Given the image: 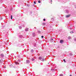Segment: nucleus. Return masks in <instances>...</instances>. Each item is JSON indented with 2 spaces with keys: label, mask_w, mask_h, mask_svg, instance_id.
I'll list each match as a JSON object with an SVG mask.
<instances>
[{
  "label": "nucleus",
  "mask_w": 76,
  "mask_h": 76,
  "mask_svg": "<svg viewBox=\"0 0 76 76\" xmlns=\"http://www.w3.org/2000/svg\"><path fill=\"white\" fill-rule=\"evenodd\" d=\"M51 40H53V39H51Z\"/></svg>",
  "instance_id": "30"
},
{
  "label": "nucleus",
  "mask_w": 76,
  "mask_h": 76,
  "mask_svg": "<svg viewBox=\"0 0 76 76\" xmlns=\"http://www.w3.org/2000/svg\"><path fill=\"white\" fill-rule=\"evenodd\" d=\"M1 57H4V55L3 54H1Z\"/></svg>",
  "instance_id": "6"
},
{
  "label": "nucleus",
  "mask_w": 76,
  "mask_h": 76,
  "mask_svg": "<svg viewBox=\"0 0 76 76\" xmlns=\"http://www.w3.org/2000/svg\"><path fill=\"white\" fill-rule=\"evenodd\" d=\"M66 13H69V10H66Z\"/></svg>",
  "instance_id": "9"
},
{
  "label": "nucleus",
  "mask_w": 76,
  "mask_h": 76,
  "mask_svg": "<svg viewBox=\"0 0 76 76\" xmlns=\"http://www.w3.org/2000/svg\"><path fill=\"white\" fill-rule=\"evenodd\" d=\"M34 28H35V29H37V28H36V27H34Z\"/></svg>",
  "instance_id": "29"
},
{
  "label": "nucleus",
  "mask_w": 76,
  "mask_h": 76,
  "mask_svg": "<svg viewBox=\"0 0 76 76\" xmlns=\"http://www.w3.org/2000/svg\"><path fill=\"white\" fill-rule=\"evenodd\" d=\"M43 25H45V23H42Z\"/></svg>",
  "instance_id": "14"
},
{
  "label": "nucleus",
  "mask_w": 76,
  "mask_h": 76,
  "mask_svg": "<svg viewBox=\"0 0 76 76\" xmlns=\"http://www.w3.org/2000/svg\"><path fill=\"white\" fill-rule=\"evenodd\" d=\"M72 55H73V54L72 53H71L69 54V55L70 56H72Z\"/></svg>",
  "instance_id": "18"
},
{
  "label": "nucleus",
  "mask_w": 76,
  "mask_h": 76,
  "mask_svg": "<svg viewBox=\"0 0 76 76\" xmlns=\"http://www.w3.org/2000/svg\"><path fill=\"white\" fill-rule=\"evenodd\" d=\"M64 42V40L63 39L60 40V43H61V44H62V43H63Z\"/></svg>",
  "instance_id": "1"
},
{
  "label": "nucleus",
  "mask_w": 76,
  "mask_h": 76,
  "mask_svg": "<svg viewBox=\"0 0 76 76\" xmlns=\"http://www.w3.org/2000/svg\"><path fill=\"white\" fill-rule=\"evenodd\" d=\"M12 15L11 17V19H12Z\"/></svg>",
  "instance_id": "20"
},
{
  "label": "nucleus",
  "mask_w": 76,
  "mask_h": 76,
  "mask_svg": "<svg viewBox=\"0 0 76 76\" xmlns=\"http://www.w3.org/2000/svg\"><path fill=\"white\" fill-rule=\"evenodd\" d=\"M31 53H34V50L33 49H31Z\"/></svg>",
  "instance_id": "7"
},
{
  "label": "nucleus",
  "mask_w": 76,
  "mask_h": 76,
  "mask_svg": "<svg viewBox=\"0 0 76 76\" xmlns=\"http://www.w3.org/2000/svg\"><path fill=\"white\" fill-rule=\"evenodd\" d=\"M41 37L42 38H44V36H42Z\"/></svg>",
  "instance_id": "24"
},
{
  "label": "nucleus",
  "mask_w": 76,
  "mask_h": 76,
  "mask_svg": "<svg viewBox=\"0 0 76 76\" xmlns=\"http://www.w3.org/2000/svg\"><path fill=\"white\" fill-rule=\"evenodd\" d=\"M42 57H39V60H42Z\"/></svg>",
  "instance_id": "5"
},
{
  "label": "nucleus",
  "mask_w": 76,
  "mask_h": 76,
  "mask_svg": "<svg viewBox=\"0 0 76 76\" xmlns=\"http://www.w3.org/2000/svg\"><path fill=\"white\" fill-rule=\"evenodd\" d=\"M59 76H63V75L62 74H61L59 75Z\"/></svg>",
  "instance_id": "16"
},
{
  "label": "nucleus",
  "mask_w": 76,
  "mask_h": 76,
  "mask_svg": "<svg viewBox=\"0 0 76 76\" xmlns=\"http://www.w3.org/2000/svg\"><path fill=\"white\" fill-rule=\"evenodd\" d=\"M70 15H66V18H69L70 17Z\"/></svg>",
  "instance_id": "2"
},
{
  "label": "nucleus",
  "mask_w": 76,
  "mask_h": 76,
  "mask_svg": "<svg viewBox=\"0 0 76 76\" xmlns=\"http://www.w3.org/2000/svg\"><path fill=\"white\" fill-rule=\"evenodd\" d=\"M16 64H19V63L18 62H15Z\"/></svg>",
  "instance_id": "12"
},
{
  "label": "nucleus",
  "mask_w": 76,
  "mask_h": 76,
  "mask_svg": "<svg viewBox=\"0 0 76 76\" xmlns=\"http://www.w3.org/2000/svg\"><path fill=\"white\" fill-rule=\"evenodd\" d=\"M34 36H35V34L34 33H33L32 34Z\"/></svg>",
  "instance_id": "10"
},
{
  "label": "nucleus",
  "mask_w": 76,
  "mask_h": 76,
  "mask_svg": "<svg viewBox=\"0 0 76 76\" xmlns=\"http://www.w3.org/2000/svg\"><path fill=\"white\" fill-rule=\"evenodd\" d=\"M0 18L1 20L2 19V18L1 17H0Z\"/></svg>",
  "instance_id": "28"
},
{
  "label": "nucleus",
  "mask_w": 76,
  "mask_h": 76,
  "mask_svg": "<svg viewBox=\"0 0 76 76\" xmlns=\"http://www.w3.org/2000/svg\"><path fill=\"white\" fill-rule=\"evenodd\" d=\"M38 33H40L41 31H38Z\"/></svg>",
  "instance_id": "22"
},
{
  "label": "nucleus",
  "mask_w": 76,
  "mask_h": 76,
  "mask_svg": "<svg viewBox=\"0 0 76 76\" xmlns=\"http://www.w3.org/2000/svg\"><path fill=\"white\" fill-rule=\"evenodd\" d=\"M34 58H32V61H34Z\"/></svg>",
  "instance_id": "21"
},
{
  "label": "nucleus",
  "mask_w": 76,
  "mask_h": 76,
  "mask_svg": "<svg viewBox=\"0 0 76 76\" xmlns=\"http://www.w3.org/2000/svg\"><path fill=\"white\" fill-rule=\"evenodd\" d=\"M38 2L39 3H41V1H38Z\"/></svg>",
  "instance_id": "19"
},
{
  "label": "nucleus",
  "mask_w": 76,
  "mask_h": 76,
  "mask_svg": "<svg viewBox=\"0 0 76 76\" xmlns=\"http://www.w3.org/2000/svg\"><path fill=\"white\" fill-rule=\"evenodd\" d=\"M30 62L29 61V60H27L26 61V63H29Z\"/></svg>",
  "instance_id": "3"
},
{
  "label": "nucleus",
  "mask_w": 76,
  "mask_h": 76,
  "mask_svg": "<svg viewBox=\"0 0 76 76\" xmlns=\"http://www.w3.org/2000/svg\"><path fill=\"white\" fill-rule=\"evenodd\" d=\"M68 38L69 39H71V37H68Z\"/></svg>",
  "instance_id": "15"
},
{
  "label": "nucleus",
  "mask_w": 76,
  "mask_h": 76,
  "mask_svg": "<svg viewBox=\"0 0 76 76\" xmlns=\"http://www.w3.org/2000/svg\"><path fill=\"white\" fill-rule=\"evenodd\" d=\"M51 71H52V72H54V71H55V69H51Z\"/></svg>",
  "instance_id": "11"
},
{
  "label": "nucleus",
  "mask_w": 76,
  "mask_h": 76,
  "mask_svg": "<svg viewBox=\"0 0 76 76\" xmlns=\"http://www.w3.org/2000/svg\"><path fill=\"white\" fill-rule=\"evenodd\" d=\"M25 31H28V28H26Z\"/></svg>",
  "instance_id": "8"
},
{
  "label": "nucleus",
  "mask_w": 76,
  "mask_h": 76,
  "mask_svg": "<svg viewBox=\"0 0 76 76\" xmlns=\"http://www.w3.org/2000/svg\"><path fill=\"white\" fill-rule=\"evenodd\" d=\"M34 4H36V2L35 1H34Z\"/></svg>",
  "instance_id": "26"
},
{
  "label": "nucleus",
  "mask_w": 76,
  "mask_h": 76,
  "mask_svg": "<svg viewBox=\"0 0 76 76\" xmlns=\"http://www.w3.org/2000/svg\"><path fill=\"white\" fill-rule=\"evenodd\" d=\"M63 60H64V62L66 63V61H65V59H64Z\"/></svg>",
  "instance_id": "25"
},
{
  "label": "nucleus",
  "mask_w": 76,
  "mask_h": 76,
  "mask_svg": "<svg viewBox=\"0 0 76 76\" xmlns=\"http://www.w3.org/2000/svg\"><path fill=\"white\" fill-rule=\"evenodd\" d=\"M74 41H76V38H75V39H74Z\"/></svg>",
  "instance_id": "23"
},
{
  "label": "nucleus",
  "mask_w": 76,
  "mask_h": 76,
  "mask_svg": "<svg viewBox=\"0 0 76 76\" xmlns=\"http://www.w3.org/2000/svg\"><path fill=\"white\" fill-rule=\"evenodd\" d=\"M43 20H44V21H45V19H43Z\"/></svg>",
  "instance_id": "27"
},
{
  "label": "nucleus",
  "mask_w": 76,
  "mask_h": 76,
  "mask_svg": "<svg viewBox=\"0 0 76 76\" xmlns=\"http://www.w3.org/2000/svg\"><path fill=\"white\" fill-rule=\"evenodd\" d=\"M19 29H22V26H19Z\"/></svg>",
  "instance_id": "13"
},
{
  "label": "nucleus",
  "mask_w": 76,
  "mask_h": 76,
  "mask_svg": "<svg viewBox=\"0 0 76 76\" xmlns=\"http://www.w3.org/2000/svg\"><path fill=\"white\" fill-rule=\"evenodd\" d=\"M51 1H52V0H51Z\"/></svg>",
  "instance_id": "31"
},
{
  "label": "nucleus",
  "mask_w": 76,
  "mask_h": 76,
  "mask_svg": "<svg viewBox=\"0 0 76 76\" xmlns=\"http://www.w3.org/2000/svg\"><path fill=\"white\" fill-rule=\"evenodd\" d=\"M70 34H73V31H70Z\"/></svg>",
  "instance_id": "17"
},
{
  "label": "nucleus",
  "mask_w": 76,
  "mask_h": 76,
  "mask_svg": "<svg viewBox=\"0 0 76 76\" xmlns=\"http://www.w3.org/2000/svg\"><path fill=\"white\" fill-rule=\"evenodd\" d=\"M45 60V59L44 58H42L41 60V61H44Z\"/></svg>",
  "instance_id": "4"
}]
</instances>
